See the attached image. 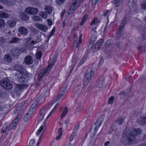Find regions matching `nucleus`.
Masks as SVG:
<instances>
[{
	"label": "nucleus",
	"mask_w": 146,
	"mask_h": 146,
	"mask_svg": "<svg viewBox=\"0 0 146 146\" xmlns=\"http://www.w3.org/2000/svg\"><path fill=\"white\" fill-rule=\"evenodd\" d=\"M104 62V59L102 57H101L100 58V61L99 63V64L101 65Z\"/></svg>",
	"instance_id": "nucleus-57"
},
{
	"label": "nucleus",
	"mask_w": 146,
	"mask_h": 146,
	"mask_svg": "<svg viewBox=\"0 0 146 146\" xmlns=\"http://www.w3.org/2000/svg\"><path fill=\"white\" fill-rule=\"evenodd\" d=\"M42 53L41 51L37 50L36 53V57L38 59H40L42 56Z\"/></svg>",
	"instance_id": "nucleus-29"
},
{
	"label": "nucleus",
	"mask_w": 146,
	"mask_h": 146,
	"mask_svg": "<svg viewBox=\"0 0 146 146\" xmlns=\"http://www.w3.org/2000/svg\"><path fill=\"white\" fill-rule=\"evenodd\" d=\"M86 56H84L83 58L81 59L79 62L80 65L82 64L86 61Z\"/></svg>",
	"instance_id": "nucleus-47"
},
{
	"label": "nucleus",
	"mask_w": 146,
	"mask_h": 146,
	"mask_svg": "<svg viewBox=\"0 0 146 146\" xmlns=\"http://www.w3.org/2000/svg\"><path fill=\"white\" fill-rule=\"evenodd\" d=\"M110 11L109 10H107L106 11L104 14V16H106L107 15H109V13H110Z\"/></svg>",
	"instance_id": "nucleus-60"
},
{
	"label": "nucleus",
	"mask_w": 146,
	"mask_h": 146,
	"mask_svg": "<svg viewBox=\"0 0 146 146\" xmlns=\"http://www.w3.org/2000/svg\"><path fill=\"white\" fill-rule=\"evenodd\" d=\"M64 92H63L61 94H58V97H57L56 98V99H54L52 101L51 104L52 105L53 104H54L56 102L57 100H58L59 98H60L62 95H63L64 94Z\"/></svg>",
	"instance_id": "nucleus-30"
},
{
	"label": "nucleus",
	"mask_w": 146,
	"mask_h": 146,
	"mask_svg": "<svg viewBox=\"0 0 146 146\" xmlns=\"http://www.w3.org/2000/svg\"><path fill=\"white\" fill-rule=\"evenodd\" d=\"M79 126L77 125L75 127L74 129H73V132H76L79 128Z\"/></svg>",
	"instance_id": "nucleus-61"
},
{
	"label": "nucleus",
	"mask_w": 146,
	"mask_h": 146,
	"mask_svg": "<svg viewBox=\"0 0 146 146\" xmlns=\"http://www.w3.org/2000/svg\"><path fill=\"white\" fill-rule=\"evenodd\" d=\"M33 20L36 21H41L42 19L40 18V17L38 16H34L32 17Z\"/></svg>",
	"instance_id": "nucleus-35"
},
{
	"label": "nucleus",
	"mask_w": 146,
	"mask_h": 146,
	"mask_svg": "<svg viewBox=\"0 0 146 146\" xmlns=\"http://www.w3.org/2000/svg\"><path fill=\"white\" fill-rule=\"evenodd\" d=\"M97 33L95 32H94L92 34L89 40V42L91 44H94V42H95L97 38Z\"/></svg>",
	"instance_id": "nucleus-14"
},
{
	"label": "nucleus",
	"mask_w": 146,
	"mask_h": 146,
	"mask_svg": "<svg viewBox=\"0 0 146 146\" xmlns=\"http://www.w3.org/2000/svg\"><path fill=\"white\" fill-rule=\"evenodd\" d=\"M135 139V137L131 133H128L126 135L125 138L124 140V144L125 145L133 143Z\"/></svg>",
	"instance_id": "nucleus-5"
},
{
	"label": "nucleus",
	"mask_w": 146,
	"mask_h": 146,
	"mask_svg": "<svg viewBox=\"0 0 146 146\" xmlns=\"http://www.w3.org/2000/svg\"><path fill=\"white\" fill-rule=\"evenodd\" d=\"M77 6L74 3L70 7V9L68 11V14H70L72 12L71 11H74L77 7Z\"/></svg>",
	"instance_id": "nucleus-18"
},
{
	"label": "nucleus",
	"mask_w": 146,
	"mask_h": 146,
	"mask_svg": "<svg viewBox=\"0 0 146 146\" xmlns=\"http://www.w3.org/2000/svg\"><path fill=\"white\" fill-rule=\"evenodd\" d=\"M37 103L36 102H33L32 105L30 107L29 112L27 113L26 114L24 118V120L25 122H27L29 119L30 117L31 116L32 112L34 110L35 107L36 106Z\"/></svg>",
	"instance_id": "nucleus-4"
},
{
	"label": "nucleus",
	"mask_w": 146,
	"mask_h": 146,
	"mask_svg": "<svg viewBox=\"0 0 146 146\" xmlns=\"http://www.w3.org/2000/svg\"><path fill=\"white\" fill-rule=\"evenodd\" d=\"M18 30L19 31L21 35H26L28 33L27 29L23 27H20L19 28Z\"/></svg>",
	"instance_id": "nucleus-13"
},
{
	"label": "nucleus",
	"mask_w": 146,
	"mask_h": 146,
	"mask_svg": "<svg viewBox=\"0 0 146 146\" xmlns=\"http://www.w3.org/2000/svg\"><path fill=\"white\" fill-rule=\"evenodd\" d=\"M132 135H139L141 133V130L139 129H132L129 131Z\"/></svg>",
	"instance_id": "nucleus-15"
},
{
	"label": "nucleus",
	"mask_w": 146,
	"mask_h": 146,
	"mask_svg": "<svg viewBox=\"0 0 146 146\" xmlns=\"http://www.w3.org/2000/svg\"><path fill=\"white\" fill-rule=\"evenodd\" d=\"M24 62L25 64L28 65H30L33 63V59L30 56H27L25 58Z\"/></svg>",
	"instance_id": "nucleus-12"
},
{
	"label": "nucleus",
	"mask_w": 146,
	"mask_h": 146,
	"mask_svg": "<svg viewBox=\"0 0 146 146\" xmlns=\"http://www.w3.org/2000/svg\"><path fill=\"white\" fill-rule=\"evenodd\" d=\"M36 27L41 30L45 31V26L38 23L36 24Z\"/></svg>",
	"instance_id": "nucleus-26"
},
{
	"label": "nucleus",
	"mask_w": 146,
	"mask_h": 146,
	"mask_svg": "<svg viewBox=\"0 0 146 146\" xmlns=\"http://www.w3.org/2000/svg\"><path fill=\"white\" fill-rule=\"evenodd\" d=\"M24 51V50L22 48H15L11 51V54L13 56H18Z\"/></svg>",
	"instance_id": "nucleus-8"
},
{
	"label": "nucleus",
	"mask_w": 146,
	"mask_h": 146,
	"mask_svg": "<svg viewBox=\"0 0 146 146\" xmlns=\"http://www.w3.org/2000/svg\"><path fill=\"white\" fill-rule=\"evenodd\" d=\"M124 121V119L121 117L118 118L116 120V122L119 125H121Z\"/></svg>",
	"instance_id": "nucleus-37"
},
{
	"label": "nucleus",
	"mask_w": 146,
	"mask_h": 146,
	"mask_svg": "<svg viewBox=\"0 0 146 146\" xmlns=\"http://www.w3.org/2000/svg\"><path fill=\"white\" fill-rule=\"evenodd\" d=\"M137 121L141 125H144L146 124V117L138 119Z\"/></svg>",
	"instance_id": "nucleus-20"
},
{
	"label": "nucleus",
	"mask_w": 146,
	"mask_h": 146,
	"mask_svg": "<svg viewBox=\"0 0 146 146\" xmlns=\"http://www.w3.org/2000/svg\"><path fill=\"white\" fill-rule=\"evenodd\" d=\"M21 118V115L20 114L18 115L14 120L12 124L9 126L8 128V130H11L13 129L17 125V123L19 122Z\"/></svg>",
	"instance_id": "nucleus-9"
},
{
	"label": "nucleus",
	"mask_w": 146,
	"mask_h": 146,
	"mask_svg": "<svg viewBox=\"0 0 146 146\" xmlns=\"http://www.w3.org/2000/svg\"><path fill=\"white\" fill-rule=\"evenodd\" d=\"M21 39L17 37H13L12 40L9 41V43H15L18 42Z\"/></svg>",
	"instance_id": "nucleus-32"
},
{
	"label": "nucleus",
	"mask_w": 146,
	"mask_h": 146,
	"mask_svg": "<svg viewBox=\"0 0 146 146\" xmlns=\"http://www.w3.org/2000/svg\"><path fill=\"white\" fill-rule=\"evenodd\" d=\"M31 40V37H29L26 39H25L24 40L25 44L27 46H29L30 45Z\"/></svg>",
	"instance_id": "nucleus-28"
},
{
	"label": "nucleus",
	"mask_w": 146,
	"mask_h": 146,
	"mask_svg": "<svg viewBox=\"0 0 146 146\" xmlns=\"http://www.w3.org/2000/svg\"><path fill=\"white\" fill-rule=\"evenodd\" d=\"M53 110H52L51 112L49 113V114L46 117V119L48 118L53 113Z\"/></svg>",
	"instance_id": "nucleus-63"
},
{
	"label": "nucleus",
	"mask_w": 146,
	"mask_h": 146,
	"mask_svg": "<svg viewBox=\"0 0 146 146\" xmlns=\"http://www.w3.org/2000/svg\"><path fill=\"white\" fill-rule=\"evenodd\" d=\"M9 0H0V2L3 3H7Z\"/></svg>",
	"instance_id": "nucleus-62"
},
{
	"label": "nucleus",
	"mask_w": 146,
	"mask_h": 146,
	"mask_svg": "<svg viewBox=\"0 0 146 146\" xmlns=\"http://www.w3.org/2000/svg\"><path fill=\"white\" fill-rule=\"evenodd\" d=\"M142 9L146 10V0H144L141 4Z\"/></svg>",
	"instance_id": "nucleus-46"
},
{
	"label": "nucleus",
	"mask_w": 146,
	"mask_h": 146,
	"mask_svg": "<svg viewBox=\"0 0 146 146\" xmlns=\"http://www.w3.org/2000/svg\"><path fill=\"white\" fill-rule=\"evenodd\" d=\"M81 87V85H79L77 86L75 88L76 91L78 92L79 91Z\"/></svg>",
	"instance_id": "nucleus-58"
},
{
	"label": "nucleus",
	"mask_w": 146,
	"mask_h": 146,
	"mask_svg": "<svg viewBox=\"0 0 146 146\" xmlns=\"http://www.w3.org/2000/svg\"><path fill=\"white\" fill-rule=\"evenodd\" d=\"M76 62V60H74L73 61H72V65L70 66V68H71L72 70L73 69L74 66H75V64Z\"/></svg>",
	"instance_id": "nucleus-54"
},
{
	"label": "nucleus",
	"mask_w": 146,
	"mask_h": 146,
	"mask_svg": "<svg viewBox=\"0 0 146 146\" xmlns=\"http://www.w3.org/2000/svg\"><path fill=\"white\" fill-rule=\"evenodd\" d=\"M5 25L4 21L2 19H0V28L2 27H3Z\"/></svg>",
	"instance_id": "nucleus-53"
},
{
	"label": "nucleus",
	"mask_w": 146,
	"mask_h": 146,
	"mask_svg": "<svg viewBox=\"0 0 146 146\" xmlns=\"http://www.w3.org/2000/svg\"><path fill=\"white\" fill-rule=\"evenodd\" d=\"M98 0H92V3L93 5H95L97 2Z\"/></svg>",
	"instance_id": "nucleus-64"
},
{
	"label": "nucleus",
	"mask_w": 146,
	"mask_h": 146,
	"mask_svg": "<svg viewBox=\"0 0 146 146\" xmlns=\"http://www.w3.org/2000/svg\"><path fill=\"white\" fill-rule=\"evenodd\" d=\"M73 39L74 41V42L75 43H76L77 39V36L76 34L74 35Z\"/></svg>",
	"instance_id": "nucleus-59"
},
{
	"label": "nucleus",
	"mask_w": 146,
	"mask_h": 146,
	"mask_svg": "<svg viewBox=\"0 0 146 146\" xmlns=\"http://www.w3.org/2000/svg\"><path fill=\"white\" fill-rule=\"evenodd\" d=\"M82 34H80L79 36V40L78 42V43L77 44L76 47V48H78V47L79 46V45L80 44H81L82 43Z\"/></svg>",
	"instance_id": "nucleus-38"
},
{
	"label": "nucleus",
	"mask_w": 146,
	"mask_h": 146,
	"mask_svg": "<svg viewBox=\"0 0 146 146\" xmlns=\"http://www.w3.org/2000/svg\"><path fill=\"white\" fill-rule=\"evenodd\" d=\"M15 3V1L14 0H9L8 3L6 4H7L8 5L11 6L13 5Z\"/></svg>",
	"instance_id": "nucleus-44"
},
{
	"label": "nucleus",
	"mask_w": 146,
	"mask_h": 146,
	"mask_svg": "<svg viewBox=\"0 0 146 146\" xmlns=\"http://www.w3.org/2000/svg\"><path fill=\"white\" fill-rule=\"evenodd\" d=\"M47 23L48 26H50L52 25V22L51 20L48 19L47 20Z\"/></svg>",
	"instance_id": "nucleus-56"
},
{
	"label": "nucleus",
	"mask_w": 146,
	"mask_h": 146,
	"mask_svg": "<svg viewBox=\"0 0 146 146\" xmlns=\"http://www.w3.org/2000/svg\"><path fill=\"white\" fill-rule=\"evenodd\" d=\"M9 17L8 14L3 11H0V18H7Z\"/></svg>",
	"instance_id": "nucleus-25"
},
{
	"label": "nucleus",
	"mask_w": 146,
	"mask_h": 146,
	"mask_svg": "<svg viewBox=\"0 0 146 146\" xmlns=\"http://www.w3.org/2000/svg\"><path fill=\"white\" fill-rule=\"evenodd\" d=\"M40 15L41 16V17L43 18H46L45 13L44 12H41L40 13Z\"/></svg>",
	"instance_id": "nucleus-55"
},
{
	"label": "nucleus",
	"mask_w": 146,
	"mask_h": 146,
	"mask_svg": "<svg viewBox=\"0 0 146 146\" xmlns=\"http://www.w3.org/2000/svg\"><path fill=\"white\" fill-rule=\"evenodd\" d=\"M7 41L3 37L0 38V45H2L5 43H7Z\"/></svg>",
	"instance_id": "nucleus-33"
},
{
	"label": "nucleus",
	"mask_w": 146,
	"mask_h": 146,
	"mask_svg": "<svg viewBox=\"0 0 146 146\" xmlns=\"http://www.w3.org/2000/svg\"><path fill=\"white\" fill-rule=\"evenodd\" d=\"M4 59L5 61L9 62H11L12 60V58L9 54H6L4 56Z\"/></svg>",
	"instance_id": "nucleus-23"
},
{
	"label": "nucleus",
	"mask_w": 146,
	"mask_h": 146,
	"mask_svg": "<svg viewBox=\"0 0 146 146\" xmlns=\"http://www.w3.org/2000/svg\"><path fill=\"white\" fill-rule=\"evenodd\" d=\"M114 99V96H112L110 97L108 101V102L109 104H111L113 103V101Z\"/></svg>",
	"instance_id": "nucleus-52"
},
{
	"label": "nucleus",
	"mask_w": 146,
	"mask_h": 146,
	"mask_svg": "<svg viewBox=\"0 0 146 146\" xmlns=\"http://www.w3.org/2000/svg\"><path fill=\"white\" fill-rule=\"evenodd\" d=\"M122 0H115L112 1L113 3L116 7H118L120 5L121 2Z\"/></svg>",
	"instance_id": "nucleus-31"
},
{
	"label": "nucleus",
	"mask_w": 146,
	"mask_h": 146,
	"mask_svg": "<svg viewBox=\"0 0 146 146\" xmlns=\"http://www.w3.org/2000/svg\"><path fill=\"white\" fill-rule=\"evenodd\" d=\"M68 111V108L66 107L65 108V110L64 111H63L60 117L61 119H62L65 116Z\"/></svg>",
	"instance_id": "nucleus-34"
},
{
	"label": "nucleus",
	"mask_w": 146,
	"mask_h": 146,
	"mask_svg": "<svg viewBox=\"0 0 146 146\" xmlns=\"http://www.w3.org/2000/svg\"><path fill=\"white\" fill-rule=\"evenodd\" d=\"M94 70L92 67H90L88 68L84 79V86H86L88 85L91 77L94 75Z\"/></svg>",
	"instance_id": "nucleus-2"
},
{
	"label": "nucleus",
	"mask_w": 146,
	"mask_h": 146,
	"mask_svg": "<svg viewBox=\"0 0 146 146\" xmlns=\"http://www.w3.org/2000/svg\"><path fill=\"white\" fill-rule=\"evenodd\" d=\"M136 1L135 0H129L128 3L129 7L131 9L133 8L136 4Z\"/></svg>",
	"instance_id": "nucleus-19"
},
{
	"label": "nucleus",
	"mask_w": 146,
	"mask_h": 146,
	"mask_svg": "<svg viewBox=\"0 0 146 146\" xmlns=\"http://www.w3.org/2000/svg\"><path fill=\"white\" fill-rule=\"evenodd\" d=\"M93 44H91L89 42V44L87 48V51L88 52H90L91 50L93 48L92 47Z\"/></svg>",
	"instance_id": "nucleus-51"
},
{
	"label": "nucleus",
	"mask_w": 146,
	"mask_h": 146,
	"mask_svg": "<svg viewBox=\"0 0 146 146\" xmlns=\"http://www.w3.org/2000/svg\"><path fill=\"white\" fill-rule=\"evenodd\" d=\"M16 23L17 22L15 20L11 19L7 22L6 24L8 27L13 28L16 26Z\"/></svg>",
	"instance_id": "nucleus-11"
},
{
	"label": "nucleus",
	"mask_w": 146,
	"mask_h": 146,
	"mask_svg": "<svg viewBox=\"0 0 146 146\" xmlns=\"http://www.w3.org/2000/svg\"><path fill=\"white\" fill-rule=\"evenodd\" d=\"M127 18L126 17L123 18L119 26V28L117 31V35H119L121 32V31L124 28L125 24L127 21Z\"/></svg>",
	"instance_id": "nucleus-10"
},
{
	"label": "nucleus",
	"mask_w": 146,
	"mask_h": 146,
	"mask_svg": "<svg viewBox=\"0 0 146 146\" xmlns=\"http://www.w3.org/2000/svg\"><path fill=\"white\" fill-rule=\"evenodd\" d=\"M14 68L16 70L19 72L16 75L17 76V79L18 82L20 83H26L30 79L32 76L31 74L28 72L21 66L16 65Z\"/></svg>",
	"instance_id": "nucleus-1"
},
{
	"label": "nucleus",
	"mask_w": 146,
	"mask_h": 146,
	"mask_svg": "<svg viewBox=\"0 0 146 146\" xmlns=\"http://www.w3.org/2000/svg\"><path fill=\"white\" fill-rule=\"evenodd\" d=\"M100 48V47L98 46L97 44H95L92 50H93V52H95L98 51Z\"/></svg>",
	"instance_id": "nucleus-42"
},
{
	"label": "nucleus",
	"mask_w": 146,
	"mask_h": 146,
	"mask_svg": "<svg viewBox=\"0 0 146 146\" xmlns=\"http://www.w3.org/2000/svg\"><path fill=\"white\" fill-rule=\"evenodd\" d=\"M0 85L3 88L7 90H11L12 88V86L7 79L2 80L0 82Z\"/></svg>",
	"instance_id": "nucleus-6"
},
{
	"label": "nucleus",
	"mask_w": 146,
	"mask_h": 146,
	"mask_svg": "<svg viewBox=\"0 0 146 146\" xmlns=\"http://www.w3.org/2000/svg\"><path fill=\"white\" fill-rule=\"evenodd\" d=\"M46 73L45 71L44 68H42L39 70L37 79L38 80H40V78L44 76Z\"/></svg>",
	"instance_id": "nucleus-16"
},
{
	"label": "nucleus",
	"mask_w": 146,
	"mask_h": 146,
	"mask_svg": "<svg viewBox=\"0 0 146 146\" xmlns=\"http://www.w3.org/2000/svg\"><path fill=\"white\" fill-rule=\"evenodd\" d=\"M7 124H5L4 125L1 130V132L2 133H5L6 132V131L7 130Z\"/></svg>",
	"instance_id": "nucleus-39"
},
{
	"label": "nucleus",
	"mask_w": 146,
	"mask_h": 146,
	"mask_svg": "<svg viewBox=\"0 0 146 146\" xmlns=\"http://www.w3.org/2000/svg\"><path fill=\"white\" fill-rule=\"evenodd\" d=\"M55 31V27H54L52 29V30L51 32L50 33V34L49 35H48L47 38H48V40L52 36L53 34H54Z\"/></svg>",
	"instance_id": "nucleus-41"
},
{
	"label": "nucleus",
	"mask_w": 146,
	"mask_h": 146,
	"mask_svg": "<svg viewBox=\"0 0 146 146\" xmlns=\"http://www.w3.org/2000/svg\"><path fill=\"white\" fill-rule=\"evenodd\" d=\"M66 0H56L55 2L58 5H60L64 3Z\"/></svg>",
	"instance_id": "nucleus-49"
},
{
	"label": "nucleus",
	"mask_w": 146,
	"mask_h": 146,
	"mask_svg": "<svg viewBox=\"0 0 146 146\" xmlns=\"http://www.w3.org/2000/svg\"><path fill=\"white\" fill-rule=\"evenodd\" d=\"M40 114L38 115V118L40 120H42L44 117L45 115L44 113L43 114V113H42L41 111H40Z\"/></svg>",
	"instance_id": "nucleus-48"
},
{
	"label": "nucleus",
	"mask_w": 146,
	"mask_h": 146,
	"mask_svg": "<svg viewBox=\"0 0 146 146\" xmlns=\"http://www.w3.org/2000/svg\"><path fill=\"white\" fill-rule=\"evenodd\" d=\"M57 57V56L56 54H54L51 60H50L48 61V66L47 68H46V75L48 74L52 68L54 64L56 61Z\"/></svg>",
	"instance_id": "nucleus-3"
},
{
	"label": "nucleus",
	"mask_w": 146,
	"mask_h": 146,
	"mask_svg": "<svg viewBox=\"0 0 146 146\" xmlns=\"http://www.w3.org/2000/svg\"><path fill=\"white\" fill-rule=\"evenodd\" d=\"M98 23V18L96 17H95L93 20L92 21L90 24V25H95Z\"/></svg>",
	"instance_id": "nucleus-36"
},
{
	"label": "nucleus",
	"mask_w": 146,
	"mask_h": 146,
	"mask_svg": "<svg viewBox=\"0 0 146 146\" xmlns=\"http://www.w3.org/2000/svg\"><path fill=\"white\" fill-rule=\"evenodd\" d=\"M88 16L87 15H85L82 18V20L80 23V25L81 26L83 25L86 21L88 19Z\"/></svg>",
	"instance_id": "nucleus-27"
},
{
	"label": "nucleus",
	"mask_w": 146,
	"mask_h": 146,
	"mask_svg": "<svg viewBox=\"0 0 146 146\" xmlns=\"http://www.w3.org/2000/svg\"><path fill=\"white\" fill-rule=\"evenodd\" d=\"M82 1V0H76L74 3L78 7L81 4Z\"/></svg>",
	"instance_id": "nucleus-50"
},
{
	"label": "nucleus",
	"mask_w": 146,
	"mask_h": 146,
	"mask_svg": "<svg viewBox=\"0 0 146 146\" xmlns=\"http://www.w3.org/2000/svg\"><path fill=\"white\" fill-rule=\"evenodd\" d=\"M104 83V80L103 78L100 79L98 81L97 86L99 88L102 87Z\"/></svg>",
	"instance_id": "nucleus-24"
},
{
	"label": "nucleus",
	"mask_w": 146,
	"mask_h": 146,
	"mask_svg": "<svg viewBox=\"0 0 146 146\" xmlns=\"http://www.w3.org/2000/svg\"><path fill=\"white\" fill-rule=\"evenodd\" d=\"M52 7L50 6H47L46 7V13L48 14H50L52 11Z\"/></svg>",
	"instance_id": "nucleus-40"
},
{
	"label": "nucleus",
	"mask_w": 146,
	"mask_h": 146,
	"mask_svg": "<svg viewBox=\"0 0 146 146\" xmlns=\"http://www.w3.org/2000/svg\"><path fill=\"white\" fill-rule=\"evenodd\" d=\"M58 133L57 136L56 137V140H59L62 135V128H60L58 131Z\"/></svg>",
	"instance_id": "nucleus-22"
},
{
	"label": "nucleus",
	"mask_w": 146,
	"mask_h": 146,
	"mask_svg": "<svg viewBox=\"0 0 146 146\" xmlns=\"http://www.w3.org/2000/svg\"><path fill=\"white\" fill-rule=\"evenodd\" d=\"M103 121H100L99 119L95 123L96 126L94 129V131L96 132L98 130L99 127L100 126Z\"/></svg>",
	"instance_id": "nucleus-21"
},
{
	"label": "nucleus",
	"mask_w": 146,
	"mask_h": 146,
	"mask_svg": "<svg viewBox=\"0 0 146 146\" xmlns=\"http://www.w3.org/2000/svg\"><path fill=\"white\" fill-rule=\"evenodd\" d=\"M43 129L44 126L43 125H41L40 128L37 131L36 133V135H39L40 133L42 131Z\"/></svg>",
	"instance_id": "nucleus-45"
},
{
	"label": "nucleus",
	"mask_w": 146,
	"mask_h": 146,
	"mask_svg": "<svg viewBox=\"0 0 146 146\" xmlns=\"http://www.w3.org/2000/svg\"><path fill=\"white\" fill-rule=\"evenodd\" d=\"M20 18L21 19L24 21H27L29 19V16L24 13H22L21 14Z\"/></svg>",
	"instance_id": "nucleus-17"
},
{
	"label": "nucleus",
	"mask_w": 146,
	"mask_h": 146,
	"mask_svg": "<svg viewBox=\"0 0 146 146\" xmlns=\"http://www.w3.org/2000/svg\"><path fill=\"white\" fill-rule=\"evenodd\" d=\"M38 9L36 8L28 7L26 8L25 12L29 15H36L38 12Z\"/></svg>",
	"instance_id": "nucleus-7"
},
{
	"label": "nucleus",
	"mask_w": 146,
	"mask_h": 146,
	"mask_svg": "<svg viewBox=\"0 0 146 146\" xmlns=\"http://www.w3.org/2000/svg\"><path fill=\"white\" fill-rule=\"evenodd\" d=\"M104 42V40L103 39H100L98 40L96 44H97L98 46L100 48L101 47V46L102 45V43Z\"/></svg>",
	"instance_id": "nucleus-43"
}]
</instances>
